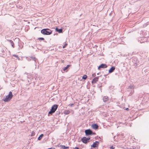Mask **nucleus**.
I'll list each match as a JSON object with an SVG mask.
<instances>
[{"label":"nucleus","mask_w":149,"mask_h":149,"mask_svg":"<svg viewBox=\"0 0 149 149\" xmlns=\"http://www.w3.org/2000/svg\"><path fill=\"white\" fill-rule=\"evenodd\" d=\"M52 31L49 29H43L41 30V33L44 35H49L52 34Z\"/></svg>","instance_id":"f257e3e1"},{"label":"nucleus","mask_w":149,"mask_h":149,"mask_svg":"<svg viewBox=\"0 0 149 149\" xmlns=\"http://www.w3.org/2000/svg\"><path fill=\"white\" fill-rule=\"evenodd\" d=\"M13 96L12 92L10 91L9 92V94L7 96H6V97L3 99V100L5 102H8L12 99Z\"/></svg>","instance_id":"f03ea898"},{"label":"nucleus","mask_w":149,"mask_h":149,"mask_svg":"<svg viewBox=\"0 0 149 149\" xmlns=\"http://www.w3.org/2000/svg\"><path fill=\"white\" fill-rule=\"evenodd\" d=\"M58 106L56 104H54L52 106L50 111L48 113V115H52V113L55 112L58 108Z\"/></svg>","instance_id":"7ed1b4c3"},{"label":"nucleus","mask_w":149,"mask_h":149,"mask_svg":"<svg viewBox=\"0 0 149 149\" xmlns=\"http://www.w3.org/2000/svg\"><path fill=\"white\" fill-rule=\"evenodd\" d=\"M90 139V138H87L86 137H84L81 140L84 143H86L89 142Z\"/></svg>","instance_id":"20e7f679"},{"label":"nucleus","mask_w":149,"mask_h":149,"mask_svg":"<svg viewBox=\"0 0 149 149\" xmlns=\"http://www.w3.org/2000/svg\"><path fill=\"white\" fill-rule=\"evenodd\" d=\"M86 134L87 135H91L92 134V132L90 130H87L85 131Z\"/></svg>","instance_id":"39448f33"},{"label":"nucleus","mask_w":149,"mask_h":149,"mask_svg":"<svg viewBox=\"0 0 149 149\" xmlns=\"http://www.w3.org/2000/svg\"><path fill=\"white\" fill-rule=\"evenodd\" d=\"M107 65L104 64H102L100 65L98 67V69L100 70L101 68H107Z\"/></svg>","instance_id":"423d86ee"},{"label":"nucleus","mask_w":149,"mask_h":149,"mask_svg":"<svg viewBox=\"0 0 149 149\" xmlns=\"http://www.w3.org/2000/svg\"><path fill=\"white\" fill-rule=\"evenodd\" d=\"M99 142L97 141H96L95 142H94L92 145L91 146V147L93 148H95L98 146L99 145Z\"/></svg>","instance_id":"0eeeda50"},{"label":"nucleus","mask_w":149,"mask_h":149,"mask_svg":"<svg viewBox=\"0 0 149 149\" xmlns=\"http://www.w3.org/2000/svg\"><path fill=\"white\" fill-rule=\"evenodd\" d=\"M99 79V77H97L94 78L92 81V83L93 84L95 83L97 81H98Z\"/></svg>","instance_id":"6e6552de"},{"label":"nucleus","mask_w":149,"mask_h":149,"mask_svg":"<svg viewBox=\"0 0 149 149\" xmlns=\"http://www.w3.org/2000/svg\"><path fill=\"white\" fill-rule=\"evenodd\" d=\"M92 127L94 129H97L98 127V126L96 124H94L92 125Z\"/></svg>","instance_id":"1a4fd4ad"},{"label":"nucleus","mask_w":149,"mask_h":149,"mask_svg":"<svg viewBox=\"0 0 149 149\" xmlns=\"http://www.w3.org/2000/svg\"><path fill=\"white\" fill-rule=\"evenodd\" d=\"M115 69V68L114 67H112L109 70V73H111L113 72Z\"/></svg>","instance_id":"9d476101"},{"label":"nucleus","mask_w":149,"mask_h":149,"mask_svg":"<svg viewBox=\"0 0 149 149\" xmlns=\"http://www.w3.org/2000/svg\"><path fill=\"white\" fill-rule=\"evenodd\" d=\"M70 66V65H68L66 67H65L63 68V70L64 71L67 72L68 70V68Z\"/></svg>","instance_id":"9b49d317"},{"label":"nucleus","mask_w":149,"mask_h":149,"mask_svg":"<svg viewBox=\"0 0 149 149\" xmlns=\"http://www.w3.org/2000/svg\"><path fill=\"white\" fill-rule=\"evenodd\" d=\"M56 31L58 32L59 33H61L62 32V29H59L57 28L56 29Z\"/></svg>","instance_id":"f8f14e48"},{"label":"nucleus","mask_w":149,"mask_h":149,"mask_svg":"<svg viewBox=\"0 0 149 149\" xmlns=\"http://www.w3.org/2000/svg\"><path fill=\"white\" fill-rule=\"evenodd\" d=\"M43 134H41L38 137V140H40L42 138V137H43Z\"/></svg>","instance_id":"ddd939ff"},{"label":"nucleus","mask_w":149,"mask_h":149,"mask_svg":"<svg viewBox=\"0 0 149 149\" xmlns=\"http://www.w3.org/2000/svg\"><path fill=\"white\" fill-rule=\"evenodd\" d=\"M61 146V148L63 149H67L68 148V147H66L63 145Z\"/></svg>","instance_id":"4468645a"},{"label":"nucleus","mask_w":149,"mask_h":149,"mask_svg":"<svg viewBox=\"0 0 149 149\" xmlns=\"http://www.w3.org/2000/svg\"><path fill=\"white\" fill-rule=\"evenodd\" d=\"M87 76L86 75H84L82 77V79H86L87 78Z\"/></svg>","instance_id":"2eb2a0df"},{"label":"nucleus","mask_w":149,"mask_h":149,"mask_svg":"<svg viewBox=\"0 0 149 149\" xmlns=\"http://www.w3.org/2000/svg\"><path fill=\"white\" fill-rule=\"evenodd\" d=\"M69 111H65L64 112V113L65 114H68L69 113Z\"/></svg>","instance_id":"dca6fc26"},{"label":"nucleus","mask_w":149,"mask_h":149,"mask_svg":"<svg viewBox=\"0 0 149 149\" xmlns=\"http://www.w3.org/2000/svg\"><path fill=\"white\" fill-rule=\"evenodd\" d=\"M35 132L34 131H33L31 132V136H33L35 135Z\"/></svg>","instance_id":"f3484780"},{"label":"nucleus","mask_w":149,"mask_h":149,"mask_svg":"<svg viewBox=\"0 0 149 149\" xmlns=\"http://www.w3.org/2000/svg\"><path fill=\"white\" fill-rule=\"evenodd\" d=\"M68 44L67 43L65 44L63 46V48H64Z\"/></svg>","instance_id":"a211bd4d"},{"label":"nucleus","mask_w":149,"mask_h":149,"mask_svg":"<svg viewBox=\"0 0 149 149\" xmlns=\"http://www.w3.org/2000/svg\"><path fill=\"white\" fill-rule=\"evenodd\" d=\"M11 45H12V46L13 47H14V43H13V42H11Z\"/></svg>","instance_id":"6ab92c4d"},{"label":"nucleus","mask_w":149,"mask_h":149,"mask_svg":"<svg viewBox=\"0 0 149 149\" xmlns=\"http://www.w3.org/2000/svg\"><path fill=\"white\" fill-rule=\"evenodd\" d=\"M92 76L93 77H95V76H96V74H95V73H94L92 74Z\"/></svg>","instance_id":"aec40b11"},{"label":"nucleus","mask_w":149,"mask_h":149,"mask_svg":"<svg viewBox=\"0 0 149 149\" xmlns=\"http://www.w3.org/2000/svg\"><path fill=\"white\" fill-rule=\"evenodd\" d=\"M39 39H40L41 40H44V39L43 38H39Z\"/></svg>","instance_id":"412c9836"},{"label":"nucleus","mask_w":149,"mask_h":149,"mask_svg":"<svg viewBox=\"0 0 149 149\" xmlns=\"http://www.w3.org/2000/svg\"><path fill=\"white\" fill-rule=\"evenodd\" d=\"M125 110L128 111V110H129V108H125Z\"/></svg>","instance_id":"4be33fe9"},{"label":"nucleus","mask_w":149,"mask_h":149,"mask_svg":"<svg viewBox=\"0 0 149 149\" xmlns=\"http://www.w3.org/2000/svg\"><path fill=\"white\" fill-rule=\"evenodd\" d=\"M107 100V98H106V99H105V100H104V98L103 99V100L104 101H106Z\"/></svg>","instance_id":"5701e85b"},{"label":"nucleus","mask_w":149,"mask_h":149,"mask_svg":"<svg viewBox=\"0 0 149 149\" xmlns=\"http://www.w3.org/2000/svg\"><path fill=\"white\" fill-rule=\"evenodd\" d=\"M107 100V98H106V99H105V100H104V98L103 99V100L104 101H106Z\"/></svg>","instance_id":"b1692460"},{"label":"nucleus","mask_w":149,"mask_h":149,"mask_svg":"<svg viewBox=\"0 0 149 149\" xmlns=\"http://www.w3.org/2000/svg\"><path fill=\"white\" fill-rule=\"evenodd\" d=\"M114 148H112V147H111L110 148V149H113Z\"/></svg>","instance_id":"393cba45"},{"label":"nucleus","mask_w":149,"mask_h":149,"mask_svg":"<svg viewBox=\"0 0 149 149\" xmlns=\"http://www.w3.org/2000/svg\"><path fill=\"white\" fill-rule=\"evenodd\" d=\"M75 149H79L78 148L75 147Z\"/></svg>","instance_id":"a878e982"},{"label":"nucleus","mask_w":149,"mask_h":149,"mask_svg":"<svg viewBox=\"0 0 149 149\" xmlns=\"http://www.w3.org/2000/svg\"><path fill=\"white\" fill-rule=\"evenodd\" d=\"M48 149H55V148H49Z\"/></svg>","instance_id":"bb28decb"},{"label":"nucleus","mask_w":149,"mask_h":149,"mask_svg":"<svg viewBox=\"0 0 149 149\" xmlns=\"http://www.w3.org/2000/svg\"><path fill=\"white\" fill-rule=\"evenodd\" d=\"M63 62H63V60L62 61V62L63 63Z\"/></svg>","instance_id":"cd10ccee"}]
</instances>
